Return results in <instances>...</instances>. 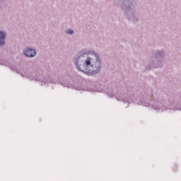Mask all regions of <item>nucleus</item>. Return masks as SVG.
<instances>
[{"instance_id": "nucleus-6", "label": "nucleus", "mask_w": 181, "mask_h": 181, "mask_svg": "<svg viewBox=\"0 0 181 181\" xmlns=\"http://www.w3.org/2000/svg\"><path fill=\"white\" fill-rule=\"evenodd\" d=\"M91 66H92V67H94V64H91Z\"/></svg>"}, {"instance_id": "nucleus-1", "label": "nucleus", "mask_w": 181, "mask_h": 181, "mask_svg": "<svg viewBox=\"0 0 181 181\" xmlns=\"http://www.w3.org/2000/svg\"><path fill=\"white\" fill-rule=\"evenodd\" d=\"M24 54L27 57H34V56H36V50L33 49H27L24 51Z\"/></svg>"}, {"instance_id": "nucleus-4", "label": "nucleus", "mask_w": 181, "mask_h": 181, "mask_svg": "<svg viewBox=\"0 0 181 181\" xmlns=\"http://www.w3.org/2000/svg\"><path fill=\"white\" fill-rule=\"evenodd\" d=\"M85 64L87 66H90L91 64V59L88 57L86 61H85Z\"/></svg>"}, {"instance_id": "nucleus-2", "label": "nucleus", "mask_w": 181, "mask_h": 181, "mask_svg": "<svg viewBox=\"0 0 181 181\" xmlns=\"http://www.w3.org/2000/svg\"><path fill=\"white\" fill-rule=\"evenodd\" d=\"M5 36H6L5 33L1 31L0 32V46H4V45H5V42L1 41L5 39Z\"/></svg>"}, {"instance_id": "nucleus-3", "label": "nucleus", "mask_w": 181, "mask_h": 181, "mask_svg": "<svg viewBox=\"0 0 181 181\" xmlns=\"http://www.w3.org/2000/svg\"><path fill=\"white\" fill-rule=\"evenodd\" d=\"M94 57L96 59L95 62V68L100 67V61H98V56L97 54H94Z\"/></svg>"}, {"instance_id": "nucleus-5", "label": "nucleus", "mask_w": 181, "mask_h": 181, "mask_svg": "<svg viewBox=\"0 0 181 181\" xmlns=\"http://www.w3.org/2000/svg\"><path fill=\"white\" fill-rule=\"evenodd\" d=\"M66 33L68 35H73V33H74V32L73 31V30H69L66 31Z\"/></svg>"}]
</instances>
